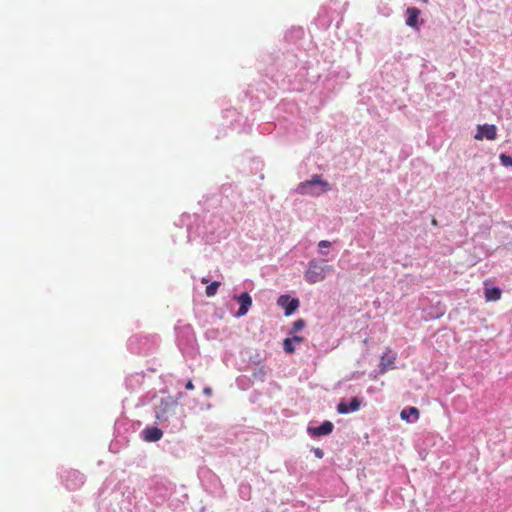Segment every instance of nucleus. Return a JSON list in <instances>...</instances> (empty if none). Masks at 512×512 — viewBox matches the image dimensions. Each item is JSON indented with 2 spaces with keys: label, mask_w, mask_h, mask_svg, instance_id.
<instances>
[{
  "label": "nucleus",
  "mask_w": 512,
  "mask_h": 512,
  "mask_svg": "<svg viewBox=\"0 0 512 512\" xmlns=\"http://www.w3.org/2000/svg\"><path fill=\"white\" fill-rule=\"evenodd\" d=\"M143 434H144V440L148 441V442L159 441L163 436L162 430L157 427H146L143 430Z\"/></svg>",
  "instance_id": "11"
},
{
  "label": "nucleus",
  "mask_w": 512,
  "mask_h": 512,
  "mask_svg": "<svg viewBox=\"0 0 512 512\" xmlns=\"http://www.w3.org/2000/svg\"><path fill=\"white\" fill-rule=\"evenodd\" d=\"M293 340V342H296V343H301L304 341V338L303 337H300V336H293V338H291Z\"/></svg>",
  "instance_id": "19"
},
{
  "label": "nucleus",
  "mask_w": 512,
  "mask_h": 512,
  "mask_svg": "<svg viewBox=\"0 0 512 512\" xmlns=\"http://www.w3.org/2000/svg\"><path fill=\"white\" fill-rule=\"evenodd\" d=\"M204 393H205L206 395H211V393H212L211 388H209V387L205 388V389H204Z\"/></svg>",
  "instance_id": "22"
},
{
  "label": "nucleus",
  "mask_w": 512,
  "mask_h": 512,
  "mask_svg": "<svg viewBox=\"0 0 512 512\" xmlns=\"http://www.w3.org/2000/svg\"><path fill=\"white\" fill-rule=\"evenodd\" d=\"M234 299H236L240 304V307H239L238 311L236 312L235 316L242 317V316L246 315L247 312L249 311L250 307L252 306V298L249 295V293L243 292L240 295H235Z\"/></svg>",
  "instance_id": "5"
},
{
  "label": "nucleus",
  "mask_w": 512,
  "mask_h": 512,
  "mask_svg": "<svg viewBox=\"0 0 512 512\" xmlns=\"http://www.w3.org/2000/svg\"><path fill=\"white\" fill-rule=\"evenodd\" d=\"M332 270V266L321 265L312 260L309 262L308 269L305 272V280L310 284L321 282L326 278V274Z\"/></svg>",
  "instance_id": "2"
},
{
  "label": "nucleus",
  "mask_w": 512,
  "mask_h": 512,
  "mask_svg": "<svg viewBox=\"0 0 512 512\" xmlns=\"http://www.w3.org/2000/svg\"><path fill=\"white\" fill-rule=\"evenodd\" d=\"M406 14H407L406 24L412 28L418 29L419 28L418 18L420 15V10L416 7H409L406 10Z\"/></svg>",
  "instance_id": "12"
},
{
  "label": "nucleus",
  "mask_w": 512,
  "mask_h": 512,
  "mask_svg": "<svg viewBox=\"0 0 512 512\" xmlns=\"http://www.w3.org/2000/svg\"><path fill=\"white\" fill-rule=\"evenodd\" d=\"M361 406V400L358 397L351 399L350 403L340 402L337 405V412L340 414H348L357 411Z\"/></svg>",
  "instance_id": "9"
},
{
  "label": "nucleus",
  "mask_w": 512,
  "mask_h": 512,
  "mask_svg": "<svg viewBox=\"0 0 512 512\" xmlns=\"http://www.w3.org/2000/svg\"><path fill=\"white\" fill-rule=\"evenodd\" d=\"M185 388L188 389V390H193L194 389V384L192 383L191 380H189L186 385H185Z\"/></svg>",
  "instance_id": "21"
},
{
  "label": "nucleus",
  "mask_w": 512,
  "mask_h": 512,
  "mask_svg": "<svg viewBox=\"0 0 512 512\" xmlns=\"http://www.w3.org/2000/svg\"><path fill=\"white\" fill-rule=\"evenodd\" d=\"M431 223H432V225H437L436 219H432Z\"/></svg>",
  "instance_id": "24"
},
{
  "label": "nucleus",
  "mask_w": 512,
  "mask_h": 512,
  "mask_svg": "<svg viewBox=\"0 0 512 512\" xmlns=\"http://www.w3.org/2000/svg\"><path fill=\"white\" fill-rule=\"evenodd\" d=\"M178 407L177 400L172 397L162 398L155 407L156 419L160 422L168 421L176 413Z\"/></svg>",
  "instance_id": "3"
},
{
  "label": "nucleus",
  "mask_w": 512,
  "mask_h": 512,
  "mask_svg": "<svg viewBox=\"0 0 512 512\" xmlns=\"http://www.w3.org/2000/svg\"><path fill=\"white\" fill-rule=\"evenodd\" d=\"M323 455H324V453H323V451H322L321 449L317 448V449L315 450V456H316L317 458H322V457H323Z\"/></svg>",
  "instance_id": "20"
},
{
  "label": "nucleus",
  "mask_w": 512,
  "mask_h": 512,
  "mask_svg": "<svg viewBox=\"0 0 512 512\" xmlns=\"http://www.w3.org/2000/svg\"><path fill=\"white\" fill-rule=\"evenodd\" d=\"M305 326V322L303 319H298L293 323L292 331L291 333H295L299 330H301Z\"/></svg>",
  "instance_id": "16"
},
{
  "label": "nucleus",
  "mask_w": 512,
  "mask_h": 512,
  "mask_svg": "<svg viewBox=\"0 0 512 512\" xmlns=\"http://www.w3.org/2000/svg\"><path fill=\"white\" fill-rule=\"evenodd\" d=\"M400 417L407 423H413L419 419L420 412L416 407H408L401 411Z\"/></svg>",
  "instance_id": "10"
},
{
  "label": "nucleus",
  "mask_w": 512,
  "mask_h": 512,
  "mask_svg": "<svg viewBox=\"0 0 512 512\" xmlns=\"http://www.w3.org/2000/svg\"><path fill=\"white\" fill-rule=\"evenodd\" d=\"M497 136V128L493 124H483L477 126V133L474 138L476 140H483L484 138L487 140H494Z\"/></svg>",
  "instance_id": "4"
},
{
  "label": "nucleus",
  "mask_w": 512,
  "mask_h": 512,
  "mask_svg": "<svg viewBox=\"0 0 512 512\" xmlns=\"http://www.w3.org/2000/svg\"><path fill=\"white\" fill-rule=\"evenodd\" d=\"M333 428H334V425L332 422L324 421L320 426L309 427L308 433L311 436L320 437V436L329 435L330 433H332Z\"/></svg>",
  "instance_id": "8"
},
{
  "label": "nucleus",
  "mask_w": 512,
  "mask_h": 512,
  "mask_svg": "<svg viewBox=\"0 0 512 512\" xmlns=\"http://www.w3.org/2000/svg\"><path fill=\"white\" fill-rule=\"evenodd\" d=\"M207 282H208V280L206 278L202 279V283H207Z\"/></svg>",
  "instance_id": "25"
},
{
  "label": "nucleus",
  "mask_w": 512,
  "mask_h": 512,
  "mask_svg": "<svg viewBox=\"0 0 512 512\" xmlns=\"http://www.w3.org/2000/svg\"><path fill=\"white\" fill-rule=\"evenodd\" d=\"M501 290L497 287L485 289L486 301H498L501 298Z\"/></svg>",
  "instance_id": "13"
},
{
  "label": "nucleus",
  "mask_w": 512,
  "mask_h": 512,
  "mask_svg": "<svg viewBox=\"0 0 512 512\" xmlns=\"http://www.w3.org/2000/svg\"><path fill=\"white\" fill-rule=\"evenodd\" d=\"M500 161H501L502 165L512 167V156H509L506 154H501Z\"/></svg>",
  "instance_id": "17"
},
{
  "label": "nucleus",
  "mask_w": 512,
  "mask_h": 512,
  "mask_svg": "<svg viewBox=\"0 0 512 512\" xmlns=\"http://www.w3.org/2000/svg\"><path fill=\"white\" fill-rule=\"evenodd\" d=\"M265 374H266V372H265L263 369H261V370L259 371V376H261V377H260V379H261V380H263V377L265 376Z\"/></svg>",
  "instance_id": "23"
},
{
  "label": "nucleus",
  "mask_w": 512,
  "mask_h": 512,
  "mask_svg": "<svg viewBox=\"0 0 512 512\" xmlns=\"http://www.w3.org/2000/svg\"><path fill=\"white\" fill-rule=\"evenodd\" d=\"M331 189L330 183L322 180L320 175H313L310 180L301 182L297 187V193L300 195H310L318 197Z\"/></svg>",
  "instance_id": "1"
},
{
  "label": "nucleus",
  "mask_w": 512,
  "mask_h": 512,
  "mask_svg": "<svg viewBox=\"0 0 512 512\" xmlns=\"http://www.w3.org/2000/svg\"><path fill=\"white\" fill-rule=\"evenodd\" d=\"M284 351L288 354H292L295 351L293 346V340L291 338H286L283 342Z\"/></svg>",
  "instance_id": "15"
},
{
  "label": "nucleus",
  "mask_w": 512,
  "mask_h": 512,
  "mask_svg": "<svg viewBox=\"0 0 512 512\" xmlns=\"http://www.w3.org/2000/svg\"><path fill=\"white\" fill-rule=\"evenodd\" d=\"M396 355L392 354L390 348L386 349V352L380 358V373H385L388 370L395 369Z\"/></svg>",
  "instance_id": "6"
},
{
  "label": "nucleus",
  "mask_w": 512,
  "mask_h": 512,
  "mask_svg": "<svg viewBox=\"0 0 512 512\" xmlns=\"http://www.w3.org/2000/svg\"><path fill=\"white\" fill-rule=\"evenodd\" d=\"M220 285H221V284H220V282H218V281H214V282H212L210 285H208V286L206 287V290H205L206 295H207L208 297H212V296H214V295L217 293L218 288L220 287Z\"/></svg>",
  "instance_id": "14"
},
{
  "label": "nucleus",
  "mask_w": 512,
  "mask_h": 512,
  "mask_svg": "<svg viewBox=\"0 0 512 512\" xmlns=\"http://www.w3.org/2000/svg\"><path fill=\"white\" fill-rule=\"evenodd\" d=\"M278 305L285 309V315H291L299 306V301L297 299H291L287 295H282L278 298Z\"/></svg>",
  "instance_id": "7"
},
{
  "label": "nucleus",
  "mask_w": 512,
  "mask_h": 512,
  "mask_svg": "<svg viewBox=\"0 0 512 512\" xmlns=\"http://www.w3.org/2000/svg\"><path fill=\"white\" fill-rule=\"evenodd\" d=\"M331 243L327 240H321L319 243H318V247L319 248H327V247H330Z\"/></svg>",
  "instance_id": "18"
}]
</instances>
